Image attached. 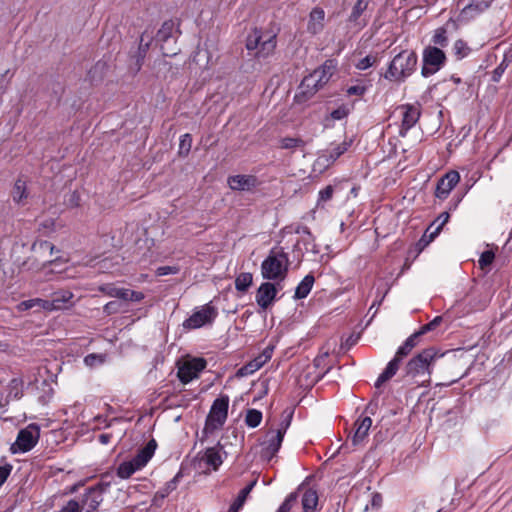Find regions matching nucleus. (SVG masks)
<instances>
[{
    "instance_id": "9b49d317",
    "label": "nucleus",
    "mask_w": 512,
    "mask_h": 512,
    "mask_svg": "<svg viewBox=\"0 0 512 512\" xmlns=\"http://www.w3.org/2000/svg\"><path fill=\"white\" fill-rule=\"evenodd\" d=\"M402 114V121L399 128V135L405 137L410 129H412L421 116L420 104H402L399 106Z\"/></svg>"
},
{
    "instance_id": "e433bc0d",
    "label": "nucleus",
    "mask_w": 512,
    "mask_h": 512,
    "mask_svg": "<svg viewBox=\"0 0 512 512\" xmlns=\"http://www.w3.org/2000/svg\"><path fill=\"white\" fill-rule=\"evenodd\" d=\"M99 291H101L102 293L109 297L118 298L123 301H125V298L127 297L126 288H118L110 284L100 286Z\"/></svg>"
},
{
    "instance_id": "052dcab7",
    "label": "nucleus",
    "mask_w": 512,
    "mask_h": 512,
    "mask_svg": "<svg viewBox=\"0 0 512 512\" xmlns=\"http://www.w3.org/2000/svg\"><path fill=\"white\" fill-rule=\"evenodd\" d=\"M12 469L13 466L10 463H5L3 466H0V487L5 483Z\"/></svg>"
},
{
    "instance_id": "13d9d810",
    "label": "nucleus",
    "mask_w": 512,
    "mask_h": 512,
    "mask_svg": "<svg viewBox=\"0 0 512 512\" xmlns=\"http://www.w3.org/2000/svg\"><path fill=\"white\" fill-rule=\"evenodd\" d=\"M507 68V64H505V61H502L493 71L491 75V80L493 82H499L502 75L504 74L505 70Z\"/></svg>"
},
{
    "instance_id": "9d476101",
    "label": "nucleus",
    "mask_w": 512,
    "mask_h": 512,
    "mask_svg": "<svg viewBox=\"0 0 512 512\" xmlns=\"http://www.w3.org/2000/svg\"><path fill=\"white\" fill-rule=\"evenodd\" d=\"M227 184L233 191L254 193L261 185V181L252 174H237L228 176Z\"/></svg>"
},
{
    "instance_id": "412c9836",
    "label": "nucleus",
    "mask_w": 512,
    "mask_h": 512,
    "mask_svg": "<svg viewBox=\"0 0 512 512\" xmlns=\"http://www.w3.org/2000/svg\"><path fill=\"white\" fill-rule=\"evenodd\" d=\"M276 45V34L266 32L254 56L258 59H266L274 53Z\"/></svg>"
},
{
    "instance_id": "39448f33",
    "label": "nucleus",
    "mask_w": 512,
    "mask_h": 512,
    "mask_svg": "<svg viewBox=\"0 0 512 512\" xmlns=\"http://www.w3.org/2000/svg\"><path fill=\"white\" fill-rule=\"evenodd\" d=\"M419 337L420 336L416 332H414L397 349L393 359L388 362L386 368L378 376V378L375 382L376 388H380L385 382H387L393 376L396 375L402 359L404 357H406L411 352V350L417 345V341H418Z\"/></svg>"
},
{
    "instance_id": "79ce46f5",
    "label": "nucleus",
    "mask_w": 512,
    "mask_h": 512,
    "mask_svg": "<svg viewBox=\"0 0 512 512\" xmlns=\"http://www.w3.org/2000/svg\"><path fill=\"white\" fill-rule=\"evenodd\" d=\"M453 51L456 58L461 60L469 55L471 49L464 40L458 39L453 45Z\"/></svg>"
},
{
    "instance_id": "a19ab883",
    "label": "nucleus",
    "mask_w": 512,
    "mask_h": 512,
    "mask_svg": "<svg viewBox=\"0 0 512 512\" xmlns=\"http://www.w3.org/2000/svg\"><path fill=\"white\" fill-rule=\"evenodd\" d=\"M367 6H368L367 0H357L355 5L352 8L350 15H349L348 21L352 22V23L357 22L359 17L367 9Z\"/></svg>"
},
{
    "instance_id": "2eb2a0df",
    "label": "nucleus",
    "mask_w": 512,
    "mask_h": 512,
    "mask_svg": "<svg viewBox=\"0 0 512 512\" xmlns=\"http://www.w3.org/2000/svg\"><path fill=\"white\" fill-rule=\"evenodd\" d=\"M277 289L274 283L269 281L263 282L256 292V303L257 305L266 310L271 306L276 298Z\"/></svg>"
},
{
    "instance_id": "e2e57ef3",
    "label": "nucleus",
    "mask_w": 512,
    "mask_h": 512,
    "mask_svg": "<svg viewBox=\"0 0 512 512\" xmlns=\"http://www.w3.org/2000/svg\"><path fill=\"white\" fill-rule=\"evenodd\" d=\"M179 272V268L176 266H161L156 270L157 276H166L170 274H177Z\"/></svg>"
},
{
    "instance_id": "58836bf2",
    "label": "nucleus",
    "mask_w": 512,
    "mask_h": 512,
    "mask_svg": "<svg viewBox=\"0 0 512 512\" xmlns=\"http://www.w3.org/2000/svg\"><path fill=\"white\" fill-rule=\"evenodd\" d=\"M177 376L183 384H187L191 382L193 379L198 378L196 376V373L192 371V369L187 363H184L182 366L178 368Z\"/></svg>"
},
{
    "instance_id": "7c9ffc66",
    "label": "nucleus",
    "mask_w": 512,
    "mask_h": 512,
    "mask_svg": "<svg viewBox=\"0 0 512 512\" xmlns=\"http://www.w3.org/2000/svg\"><path fill=\"white\" fill-rule=\"evenodd\" d=\"M202 460L205 461V463L212 467L214 470H217L222 464V458L217 447L207 448L202 457Z\"/></svg>"
},
{
    "instance_id": "cd10ccee",
    "label": "nucleus",
    "mask_w": 512,
    "mask_h": 512,
    "mask_svg": "<svg viewBox=\"0 0 512 512\" xmlns=\"http://www.w3.org/2000/svg\"><path fill=\"white\" fill-rule=\"evenodd\" d=\"M257 481L253 480L251 481L246 487H244L242 490H240L238 496L233 501V503L230 505L229 509L233 512H239L242 507L244 506L246 499L250 492L253 490L254 486L256 485Z\"/></svg>"
},
{
    "instance_id": "b1692460",
    "label": "nucleus",
    "mask_w": 512,
    "mask_h": 512,
    "mask_svg": "<svg viewBox=\"0 0 512 512\" xmlns=\"http://www.w3.org/2000/svg\"><path fill=\"white\" fill-rule=\"evenodd\" d=\"M182 477V473L178 472L170 481H168L164 487L159 489L153 498V504L160 505L162 502L172 491L177 488V485Z\"/></svg>"
},
{
    "instance_id": "774afa93",
    "label": "nucleus",
    "mask_w": 512,
    "mask_h": 512,
    "mask_svg": "<svg viewBox=\"0 0 512 512\" xmlns=\"http://www.w3.org/2000/svg\"><path fill=\"white\" fill-rule=\"evenodd\" d=\"M357 340L358 337H355L353 334H351L341 343V348L349 350L352 346H354L357 343Z\"/></svg>"
},
{
    "instance_id": "de8ad7c7",
    "label": "nucleus",
    "mask_w": 512,
    "mask_h": 512,
    "mask_svg": "<svg viewBox=\"0 0 512 512\" xmlns=\"http://www.w3.org/2000/svg\"><path fill=\"white\" fill-rule=\"evenodd\" d=\"M123 310V304L120 301L114 300L106 303L103 307V312L109 316L117 314Z\"/></svg>"
},
{
    "instance_id": "8fccbe9b",
    "label": "nucleus",
    "mask_w": 512,
    "mask_h": 512,
    "mask_svg": "<svg viewBox=\"0 0 512 512\" xmlns=\"http://www.w3.org/2000/svg\"><path fill=\"white\" fill-rule=\"evenodd\" d=\"M192 371L196 373V376H199V373L206 368L207 362L204 358H193L186 362Z\"/></svg>"
},
{
    "instance_id": "4468645a",
    "label": "nucleus",
    "mask_w": 512,
    "mask_h": 512,
    "mask_svg": "<svg viewBox=\"0 0 512 512\" xmlns=\"http://www.w3.org/2000/svg\"><path fill=\"white\" fill-rule=\"evenodd\" d=\"M460 181V175L457 171L451 170L440 178L436 185L435 196L438 199L444 200L448 197L452 189Z\"/></svg>"
},
{
    "instance_id": "680f3d73",
    "label": "nucleus",
    "mask_w": 512,
    "mask_h": 512,
    "mask_svg": "<svg viewBox=\"0 0 512 512\" xmlns=\"http://www.w3.org/2000/svg\"><path fill=\"white\" fill-rule=\"evenodd\" d=\"M375 62V59L372 57V56H366L362 59H360L357 64H356V68L358 70H366L368 68H370Z\"/></svg>"
},
{
    "instance_id": "c85d7f7f",
    "label": "nucleus",
    "mask_w": 512,
    "mask_h": 512,
    "mask_svg": "<svg viewBox=\"0 0 512 512\" xmlns=\"http://www.w3.org/2000/svg\"><path fill=\"white\" fill-rule=\"evenodd\" d=\"M352 140H344L341 143L332 145L329 149L326 150V157L328 161L334 162L341 155H343L351 146Z\"/></svg>"
},
{
    "instance_id": "473e14b6",
    "label": "nucleus",
    "mask_w": 512,
    "mask_h": 512,
    "mask_svg": "<svg viewBox=\"0 0 512 512\" xmlns=\"http://www.w3.org/2000/svg\"><path fill=\"white\" fill-rule=\"evenodd\" d=\"M263 362L258 357H255L253 360L249 361L245 365H243L241 368H239L236 372L237 377H246L249 375H252L256 371H258L260 368L263 367Z\"/></svg>"
},
{
    "instance_id": "bf43d9fd",
    "label": "nucleus",
    "mask_w": 512,
    "mask_h": 512,
    "mask_svg": "<svg viewBox=\"0 0 512 512\" xmlns=\"http://www.w3.org/2000/svg\"><path fill=\"white\" fill-rule=\"evenodd\" d=\"M367 91V86L363 84H356L348 87L347 94L348 95H356L363 96Z\"/></svg>"
},
{
    "instance_id": "4d7b16f0",
    "label": "nucleus",
    "mask_w": 512,
    "mask_h": 512,
    "mask_svg": "<svg viewBox=\"0 0 512 512\" xmlns=\"http://www.w3.org/2000/svg\"><path fill=\"white\" fill-rule=\"evenodd\" d=\"M334 188L331 185L326 186L324 189L319 191L318 204L321 202H327L332 199Z\"/></svg>"
},
{
    "instance_id": "393cba45",
    "label": "nucleus",
    "mask_w": 512,
    "mask_h": 512,
    "mask_svg": "<svg viewBox=\"0 0 512 512\" xmlns=\"http://www.w3.org/2000/svg\"><path fill=\"white\" fill-rule=\"evenodd\" d=\"M55 310H61L72 306L74 294L69 290H58L51 294Z\"/></svg>"
},
{
    "instance_id": "6e6552de",
    "label": "nucleus",
    "mask_w": 512,
    "mask_h": 512,
    "mask_svg": "<svg viewBox=\"0 0 512 512\" xmlns=\"http://www.w3.org/2000/svg\"><path fill=\"white\" fill-rule=\"evenodd\" d=\"M39 436L40 429L36 424H30L26 428L21 429L18 432L16 441L12 446V448L16 446L17 449H14L13 451H19L22 453L30 451L37 444Z\"/></svg>"
},
{
    "instance_id": "4be33fe9",
    "label": "nucleus",
    "mask_w": 512,
    "mask_h": 512,
    "mask_svg": "<svg viewBox=\"0 0 512 512\" xmlns=\"http://www.w3.org/2000/svg\"><path fill=\"white\" fill-rule=\"evenodd\" d=\"M157 448V442L155 439H151L148 443L141 448L137 454L132 458L135 462L136 467L142 469L147 465L150 459L153 457Z\"/></svg>"
},
{
    "instance_id": "c9c22d12",
    "label": "nucleus",
    "mask_w": 512,
    "mask_h": 512,
    "mask_svg": "<svg viewBox=\"0 0 512 512\" xmlns=\"http://www.w3.org/2000/svg\"><path fill=\"white\" fill-rule=\"evenodd\" d=\"M140 470L136 467L135 462L131 459L130 461L122 462L117 468V476L121 479H127L136 471Z\"/></svg>"
},
{
    "instance_id": "f8f14e48",
    "label": "nucleus",
    "mask_w": 512,
    "mask_h": 512,
    "mask_svg": "<svg viewBox=\"0 0 512 512\" xmlns=\"http://www.w3.org/2000/svg\"><path fill=\"white\" fill-rule=\"evenodd\" d=\"M284 437L275 430L267 431L264 441L261 443L260 456L263 460L270 462L281 448Z\"/></svg>"
},
{
    "instance_id": "5fc2aeb1",
    "label": "nucleus",
    "mask_w": 512,
    "mask_h": 512,
    "mask_svg": "<svg viewBox=\"0 0 512 512\" xmlns=\"http://www.w3.org/2000/svg\"><path fill=\"white\" fill-rule=\"evenodd\" d=\"M495 258V254L492 250L484 251L479 259V266L483 269L492 264Z\"/></svg>"
},
{
    "instance_id": "09e8293b",
    "label": "nucleus",
    "mask_w": 512,
    "mask_h": 512,
    "mask_svg": "<svg viewBox=\"0 0 512 512\" xmlns=\"http://www.w3.org/2000/svg\"><path fill=\"white\" fill-rule=\"evenodd\" d=\"M304 145V142L300 138L285 137L281 139V148L283 149H294Z\"/></svg>"
},
{
    "instance_id": "f03ea898",
    "label": "nucleus",
    "mask_w": 512,
    "mask_h": 512,
    "mask_svg": "<svg viewBox=\"0 0 512 512\" xmlns=\"http://www.w3.org/2000/svg\"><path fill=\"white\" fill-rule=\"evenodd\" d=\"M288 254L282 247H273L261 264V275L266 280L282 281L289 269Z\"/></svg>"
},
{
    "instance_id": "20e7f679",
    "label": "nucleus",
    "mask_w": 512,
    "mask_h": 512,
    "mask_svg": "<svg viewBox=\"0 0 512 512\" xmlns=\"http://www.w3.org/2000/svg\"><path fill=\"white\" fill-rule=\"evenodd\" d=\"M115 476L112 473H104L100 476L99 481L88 487L81 499V509L86 512H96L100 504L103 502V495L107 493L112 484H115Z\"/></svg>"
},
{
    "instance_id": "5701e85b",
    "label": "nucleus",
    "mask_w": 512,
    "mask_h": 512,
    "mask_svg": "<svg viewBox=\"0 0 512 512\" xmlns=\"http://www.w3.org/2000/svg\"><path fill=\"white\" fill-rule=\"evenodd\" d=\"M493 0H470L461 11V14L473 18L486 11L492 4Z\"/></svg>"
},
{
    "instance_id": "c03bdc74",
    "label": "nucleus",
    "mask_w": 512,
    "mask_h": 512,
    "mask_svg": "<svg viewBox=\"0 0 512 512\" xmlns=\"http://www.w3.org/2000/svg\"><path fill=\"white\" fill-rule=\"evenodd\" d=\"M298 493L292 492L290 493L283 503L279 506L276 512H290L291 509L297 504L298 502Z\"/></svg>"
},
{
    "instance_id": "f704fd0d",
    "label": "nucleus",
    "mask_w": 512,
    "mask_h": 512,
    "mask_svg": "<svg viewBox=\"0 0 512 512\" xmlns=\"http://www.w3.org/2000/svg\"><path fill=\"white\" fill-rule=\"evenodd\" d=\"M264 38V32L261 29L255 28L246 39V49L248 51L258 50L260 42Z\"/></svg>"
},
{
    "instance_id": "37998d69",
    "label": "nucleus",
    "mask_w": 512,
    "mask_h": 512,
    "mask_svg": "<svg viewBox=\"0 0 512 512\" xmlns=\"http://www.w3.org/2000/svg\"><path fill=\"white\" fill-rule=\"evenodd\" d=\"M192 147V136L189 133H185L180 136L179 141V155L180 156H187Z\"/></svg>"
},
{
    "instance_id": "3c124183",
    "label": "nucleus",
    "mask_w": 512,
    "mask_h": 512,
    "mask_svg": "<svg viewBox=\"0 0 512 512\" xmlns=\"http://www.w3.org/2000/svg\"><path fill=\"white\" fill-rule=\"evenodd\" d=\"M105 361V355L91 353L84 357V363L88 367H94L98 364H102Z\"/></svg>"
},
{
    "instance_id": "a18cd8bd",
    "label": "nucleus",
    "mask_w": 512,
    "mask_h": 512,
    "mask_svg": "<svg viewBox=\"0 0 512 512\" xmlns=\"http://www.w3.org/2000/svg\"><path fill=\"white\" fill-rule=\"evenodd\" d=\"M432 42L434 43V45H438L440 47H446L447 43H448L446 29L443 27L438 28L432 37Z\"/></svg>"
},
{
    "instance_id": "0eeeda50",
    "label": "nucleus",
    "mask_w": 512,
    "mask_h": 512,
    "mask_svg": "<svg viewBox=\"0 0 512 512\" xmlns=\"http://www.w3.org/2000/svg\"><path fill=\"white\" fill-rule=\"evenodd\" d=\"M446 62V55L443 50L436 46H427L422 54V69L421 74L423 77H429L438 72Z\"/></svg>"
},
{
    "instance_id": "a878e982",
    "label": "nucleus",
    "mask_w": 512,
    "mask_h": 512,
    "mask_svg": "<svg viewBox=\"0 0 512 512\" xmlns=\"http://www.w3.org/2000/svg\"><path fill=\"white\" fill-rule=\"evenodd\" d=\"M318 494L313 489H306L301 497V505L303 512H317Z\"/></svg>"
},
{
    "instance_id": "423d86ee",
    "label": "nucleus",
    "mask_w": 512,
    "mask_h": 512,
    "mask_svg": "<svg viewBox=\"0 0 512 512\" xmlns=\"http://www.w3.org/2000/svg\"><path fill=\"white\" fill-rule=\"evenodd\" d=\"M228 408V395H220L213 401L202 431L205 436L212 434L224 426L228 417Z\"/></svg>"
},
{
    "instance_id": "864d4df0",
    "label": "nucleus",
    "mask_w": 512,
    "mask_h": 512,
    "mask_svg": "<svg viewBox=\"0 0 512 512\" xmlns=\"http://www.w3.org/2000/svg\"><path fill=\"white\" fill-rule=\"evenodd\" d=\"M441 322H442V317L436 316L432 321L423 325L418 331H416V333L419 336H422V335L426 334L427 332L434 330L437 326L440 325Z\"/></svg>"
},
{
    "instance_id": "6ab92c4d",
    "label": "nucleus",
    "mask_w": 512,
    "mask_h": 512,
    "mask_svg": "<svg viewBox=\"0 0 512 512\" xmlns=\"http://www.w3.org/2000/svg\"><path fill=\"white\" fill-rule=\"evenodd\" d=\"M338 62L336 59H327L313 73L317 76L318 86H325L336 72Z\"/></svg>"
},
{
    "instance_id": "c756f323",
    "label": "nucleus",
    "mask_w": 512,
    "mask_h": 512,
    "mask_svg": "<svg viewBox=\"0 0 512 512\" xmlns=\"http://www.w3.org/2000/svg\"><path fill=\"white\" fill-rule=\"evenodd\" d=\"M323 86H318L317 76L312 72L305 76L300 84L302 92L307 96L314 95Z\"/></svg>"
},
{
    "instance_id": "a211bd4d",
    "label": "nucleus",
    "mask_w": 512,
    "mask_h": 512,
    "mask_svg": "<svg viewBox=\"0 0 512 512\" xmlns=\"http://www.w3.org/2000/svg\"><path fill=\"white\" fill-rule=\"evenodd\" d=\"M355 431L351 437V442L354 447L363 444L368 436V432L372 426V419L369 416L359 417L355 424Z\"/></svg>"
},
{
    "instance_id": "69168bd1",
    "label": "nucleus",
    "mask_w": 512,
    "mask_h": 512,
    "mask_svg": "<svg viewBox=\"0 0 512 512\" xmlns=\"http://www.w3.org/2000/svg\"><path fill=\"white\" fill-rule=\"evenodd\" d=\"M348 114L349 110L345 106H341L331 112V117L334 120H342L347 117Z\"/></svg>"
},
{
    "instance_id": "6e6d98bb",
    "label": "nucleus",
    "mask_w": 512,
    "mask_h": 512,
    "mask_svg": "<svg viewBox=\"0 0 512 512\" xmlns=\"http://www.w3.org/2000/svg\"><path fill=\"white\" fill-rule=\"evenodd\" d=\"M292 417H293V411L288 412L287 415L285 416V418L281 421L279 427L275 430L276 433H280L284 437L287 429L289 428V426L291 424Z\"/></svg>"
},
{
    "instance_id": "338daca9",
    "label": "nucleus",
    "mask_w": 512,
    "mask_h": 512,
    "mask_svg": "<svg viewBox=\"0 0 512 512\" xmlns=\"http://www.w3.org/2000/svg\"><path fill=\"white\" fill-rule=\"evenodd\" d=\"M144 299V294L140 291L127 289V297L125 301L140 302Z\"/></svg>"
},
{
    "instance_id": "2f4dec72",
    "label": "nucleus",
    "mask_w": 512,
    "mask_h": 512,
    "mask_svg": "<svg viewBox=\"0 0 512 512\" xmlns=\"http://www.w3.org/2000/svg\"><path fill=\"white\" fill-rule=\"evenodd\" d=\"M28 197L26 182L22 179H17L13 191H12V198L13 201L18 204L22 205L24 204V200H26Z\"/></svg>"
},
{
    "instance_id": "dca6fc26",
    "label": "nucleus",
    "mask_w": 512,
    "mask_h": 512,
    "mask_svg": "<svg viewBox=\"0 0 512 512\" xmlns=\"http://www.w3.org/2000/svg\"><path fill=\"white\" fill-rule=\"evenodd\" d=\"M174 27V22L172 20H167L162 24L156 34V41L161 45L162 54L166 57H171L177 54L174 49L167 50L165 48V44L168 43L170 39L174 38Z\"/></svg>"
},
{
    "instance_id": "aec40b11",
    "label": "nucleus",
    "mask_w": 512,
    "mask_h": 512,
    "mask_svg": "<svg viewBox=\"0 0 512 512\" xmlns=\"http://www.w3.org/2000/svg\"><path fill=\"white\" fill-rule=\"evenodd\" d=\"M153 41V37L152 35H149L148 34V31L145 30L141 36H140V42H139V47H138V50L134 56L135 58V72H139L142 65H143V62H144V59L147 55V52L149 51L150 49V46H151V43Z\"/></svg>"
},
{
    "instance_id": "603ef678",
    "label": "nucleus",
    "mask_w": 512,
    "mask_h": 512,
    "mask_svg": "<svg viewBox=\"0 0 512 512\" xmlns=\"http://www.w3.org/2000/svg\"><path fill=\"white\" fill-rule=\"evenodd\" d=\"M33 308H37V311H39V298L24 300L17 305L19 312H25Z\"/></svg>"
},
{
    "instance_id": "1a4fd4ad",
    "label": "nucleus",
    "mask_w": 512,
    "mask_h": 512,
    "mask_svg": "<svg viewBox=\"0 0 512 512\" xmlns=\"http://www.w3.org/2000/svg\"><path fill=\"white\" fill-rule=\"evenodd\" d=\"M217 310L214 306L206 304L198 311H195L189 318H187L183 326L186 329H198L206 324H211L217 317Z\"/></svg>"
},
{
    "instance_id": "f257e3e1",
    "label": "nucleus",
    "mask_w": 512,
    "mask_h": 512,
    "mask_svg": "<svg viewBox=\"0 0 512 512\" xmlns=\"http://www.w3.org/2000/svg\"><path fill=\"white\" fill-rule=\"evenodd\" d=\"M436 359L437 351L432 347L419 352L407 362L404 369V381L416 386H429L432 367Z\"/></svg>"
},
{
    "instance_id": "f3484780",
    "label": "nucleus",
    "mask_w": 512,
    "mask_h": 512,
    "mask_svg": "<svg viewBox=\"0 0 512 512\" xmlns=\"http://www.w3.org/2000/svg\"><path fill=\"white\" fill-rule=\"evenodd\" d=\"M325 17L326 13L323 8L314 7L308 16L307 32L313 36L320 34L325 27Z\"/></svg>"
},
{
    "instance_id": "4c0bfd02",
    "label": "nucleus",
    "mask_w": 512,
    "mask_h": 512,
    "mask_svg": "<svg viewBox=\"0 0 512 512\" xmlns=\"http://www.w3.org/2000/svg\"><path fill=\"white\" fill-rule=\"evenodd\" d=\"M438 234H434L431 226H429L422 237L415 244V249L418 253L422 252L436 237Z\"/></svg>"
},
{
    "instance_id": "0e129e2a",
    "label": "nucleus",
    "mask_w": 512,
    "mask_h": 512,
    "mask_svg": "<svg viewBox=\"0 0 512 512\" xmlns=\"http://www.w3.org/2000/svg\"><path fill=\"white\" fill-rule=\"evenodd\" d=\"M58 512H81V507L78 501L69 500L67 504Z\"/></svg>"
},
{
    "instance_id": "bb28decb",
    "label": "nucleus",
    "mask_w": 512,
    "mask_h": 512,
    "mask_svg": "<svg viewBox=\"0 0 512 512\" xmlns=\"http://www.w3.org/2000/svg\"><path fill=\"white\" fill-rule=\"evenodd\" d=\"M315 278L309 273L297 285L294 293V299L300 300L306 298L314 285Z\"/></svg>"
},
{
    "instance_id": "7ed1b4c3",
    "label": "nucleus",
    "mask_w": 512,
    "mask_h": 512,
    "mask_svg": "<svg viewBox=\"0 0 512 512\" xmlns=\"http://www.w3.org/2000/svg\"><path fill=\"white\" fill-rule=\"evenodd\" d=\"M417 54L414 51L403 50L389 63L384 78L394 82H404L415 71Z\"/></svg>"
},
{
    "instance_id": "ddd939ff",
    "label": "nucleus",
    "mask_w": 512,
    "mask_h": 512,
    "mask_svg": "<svg viewBox=\"0 0 512 512\" xmlns=\"http://www.w3.org/2000/svg\"><path fill=\"white\" fill-rule=\"evenodd\" d=\"M296 233L301 235L294 245V251L297 252L299 257H302L304 253L308 252L313 254H318L320 252L317 244L315 243L314 236L308 227H299L297 228Z\"/></svg>"
},
{
    "instance_id": "72a5a7b5",
    "label": "nucleus",
    "mask_w": 512,
    "mask_h": 512,
    "mask_svg": "<svg viewBox=\"0 0 512 512\" xmlns=\"http://www.w3.org/2000/svg\"><path fill=\"white\" fill-rule=\"evenodd\" d=\"M253 275L250 272L240 273L235 279V289L239 292L245 293L252 285Z\"/></svg>"
},
{
    "instance_id": "49530a36",
    "label": "nucleus",
    "mask_w": 512,
    "mask_h": 512,
    "mask_svg": "<svg viewBox=\"0 0 512 512\" xmlns=\"http://www.w3.org/2000/svg\"><path fill=\"white\" fill-rule=\"evenodd\" d=\"M449 218H450L449 212L448 211H444L434 220V222L430 225L431 228H433V226L436 225V227L433 229L434 230V234H439L440 233V231L442 230L443 226L448 222Z\"/></svg>"
},
{
    "instance_id": "ea45409f",
    "label": "nucleus",
    "mask_w": 512,
    "mask_h": 512,
    "mask_svg": "<svg viewBox=\"0 0 512 512\" xmlns=\"http://www.w3.org/2000/svg\"><path fill=\"white\" fill-rule=\"evenodd\" d=\"M262 421V412L257 409H248L245 416V423L250 428H256Z\"/></svg>"
}]
</instances>
